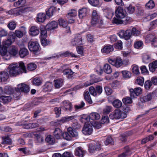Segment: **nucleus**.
<instances>
[{
    "label": "nucleus",
    "mask_w": 157,
    "mask_h": 157,
    "mask_svg": "<svg viewBox=\"0 0 157 157\" xmlns=\"http://www.w3.org/2000/svg\"><path fill=\"white\" fill-rule=\"evenodd\" d=\"M153 138L154 137L152 135H150L148 137L143 139L141 140V144H145L148 141L153 140Z\"/></svg>",
    "instance_id": "obj_42"
},
{
    "label": "nucleus",
    "mask_w": 157,
    "mask_h": 157,
    "mask_svg": "<svg viewBox=\"0 0 157 157\" xmlns=\"http://www.w3.org/2000/svg\"><path fill=\"white\" fill-rule=\"evenodd\" d=\"M91 24L92 25H98L100 26L102 25V20L99 13L97 11L94 10L93 11L91 15Z\"/></svg>",
    "instance_id": "obj_2"
},
{
    "label": "nucleus",
    "mask_w": 157,
    "mask_h": 157,
    "mask_svg": "<svg viewBox=\"0 0 157 157\" xmlns=\"http://www.w3.org/2000/svg\"><path fill=\"white\" fill-rule=\"evenodd\" d=\"M105 145H107L109 144H113L114 143V140L110 136L107 137L105 140L104 141Z\"/></svg>",
    "instance_id": "obj_37"
},
{
    "label": "nucleus",
    "mask_w": 157,
    "mask_h": 157,
    "mask_svg": "<svg viewBox=\"0 0 157 157\" xmlns=\"http://www.w3.org/2000/svg\"><path fill=\"white\" fill-rule=\"evenodd\" d=\"M113 23L116 24L117 25H119V24H124L125 23L126 24V22H124V21L118 19L117 18H116V17H114L113 20Z\"/></svg>",
    "instance_id": "obj_53"
},
{
    "label": "nucleus",
    "mask_w": 157,
    "mask_h": 157,
    "mask_svg": "<svg viewBox=\"0 0 157 157\" xmlns=\"http://www.w3.org/2000/svg\"><path fill=\"white\" fill-rule=\"evenodd\" d=\"M17 1L14 2L13 6L15 7H18L24 5L26 3V0H17Z\"/></svg>",
    "instance_id": "obj_40"
},
{
    "label": "nucleus",
    "mask_w": 157,
    "mask_h": 157,
    "mask_svg": "<svg viewBox=\"0 0 157 157\" xmlns=\"http://www.w3.org/2000/svg\"><path fill=\"white\" fill-rule=\"evenodd\" d=\"M132 71L134 74L138 75L140 73L138 67L137 65L132 66Z\"/></svg>",
    "instance_id": "obj_61"
},
{
    "label": "nucleus",
    "mask_w": 157,
    "mask_h": 157,
    "mask_svg": "<svg viewBox=\"0 0 157 157\" xmlns=\"http://www.w3.org/2000/svg\"><path fill=\"white\" fill-rule=\"evenodd\" d=\"M126 12L130 14H132L135 11V7L132 5L126 7L125 9Z\"/></svg>",
    "instance_id": "obj_36"
},
{
    "label": "nucleus",
    "mask_w": 157,
    "mask_h": 157,
    "mask_svg": "<svg viewBox=\"0 0 157 157\" xmlns=\"http://www.w3.org/2000/svg\"><path fill=\"white\" fill-rule=\"evenodd\" d=\"M41 43L43 46H46L50 45L51 44V41L46 39L44 38L41 40Z\"/></svg>",
    "instance_id": "obj_54"
},
{
    "label": "nucleus",
    "mask_w": 157,
    "mask_h": 157,
    "mask_svg": "<svg viewBox=\"0 0 157 157\" xmlns=\"http://www.w3.org/2000/svg\"><path fill=\"white\" fill-rule=\"evenodd\" d=\"M152 84L151 81L147 80L144 83V87L147 90H149Z\"/></svg>",
    "instance_id": "obj_56"
},
{
    "label": "nucleus",
    "mask_w": 157,
    "mask_h": 157,
    "mask_svg": "<svg viewBox=\"0 0 157 157\" xmlns=\"http://www.w3.org/2000/svg\"><path fill=\"white\" fill-rule=\"evenodd\" d=\"M9 78V75L6 71H1L0 72V81L5 82L7 81Z\"/></svg>",
    "instance_id": "obj_18"
},
{
    "label": "nucleus",
    "mask_w": 157,
    "mask_h": 157,
    "mask_svg": "<svg viewBox=\"0 0 157 157\" xmlns=\"http://www.w3.org/2000/svg\"><path fill=\"white\" fill-rule=\"evenodd\" d=\"M53 133L54 136L57 139H59L63 134L61 130L58 128L55 129Z\"/></svg>",
    "instance_id": "obj_28"
},
{
    "label": "nucleus",
    "mask_w": 157,
    "mask_h": 157,
    "mask_svg": "<svg viewBox=\"0 0 157 157\" xmlns=\"http://www.w3.org/2000/svg\"><path fill=\"white\" fill-rule=\"evenodd\" d=\"M8 27L10 30H14L16 26V24L14 22H11L8 24Z\"/></svg>",
    "instance_id": "obj_62"
},
{
    "label": "nucleus",
    "mask_w": 157,
    "mask_h": 157,
    "mask_svg": "<svg viewBox=\"0 0 157 157\" xmlns=\"http://www.w3.org/2000/svg\"><path fill=\"white\" fill-rule=\"evenodd\" d=\"M127 114L124 112H122L119 109H116L109 115L110 119H119L124 118L126 117Z\"/></svg>",
    "instance_id": "obj_4"
},
{
    "label": "nucleus",
    "mask_w": 157,
    "mask_h": 157,
    "mask_svg": "<svg viewBox=\"0 0 157 157\" xmlns=\"http://www.w3.org/2000/svg\"><path fill=\"white\" fill-rule=\"evenodd\" d=\"M113 106L116 108H119L121 107L122 105V102L118 99L114 100L112 102Z\"/></svg>",
    "instance_id": "obj_41"
},
{
    "label": "nucleus",
    "mask_w": 157,
    "mask_h": 157,
    "mask_svg": "<svg viewBox=\"0 0 157 157\" xmlns=\"http://www.w3.org/2000/svg\"><path fill=\"white\" fill-rule=\"evenodd\" d=\"M122 74L123 77L124 78H129L131 76V73L127 71H122Z\"/></svg>",
    "instance_id": "obj_57"
},
{
    "label": "nucleus",
    "mask_w": 157,
    "mask_h": 157,
    "mask_svg": "<svg viewBox=\"0 0 157 157\" xmlns=\"http://www.w3.org/2000/svg\"><path fill=\"white\" fill-rule=\"evenodd\" d=\"M101 149V144L99 142L91 143L89 144V150L91 153L95 152V151H99Z\"/></svg>",
    "instance_id": "obj_7"
},
{
    "label": "nucleus",
    "mask_w": 157,
    "mask_h": 157,
    "mask_svg": "<svg viewBox=\"0 0 157 157\" xmlns=\"http://www.w3.org/2000/svg\"><path fill=\"white\" fill-rule=\"evenodd\" d=\"M13 12V13L16 16L21 14L24 11V10L20 8H17L11 10Z\"/></svg>",
    "instance_id": "obj_43"
},
{
    "label": "nucleus",
    "mask_w": 157,
    "mask_h": 157,
    "mask_svg": "<svg viewBox=\"0 0 157 157\" xmlns=\"http://www.w3.org/2000/svg\"><path fill=\"white\" fill-rule=\"evenodd\" d=\"M109 121V119L108 117L107 116H104L102 117L101 123L102 124L107 123Z\"/></svg>",
    "instance_id": "obj_63"
},
{
    "label": "nucleus",
    "mask_w": 157,
    "mask_h": 157,
    "mask_svg": "<svg viewBox=\"0 0 157 157\" xmlns=\"http://www.w3.org/2000/svg\"><path fill=\"white\" fill-rule=\"evenodd\" d=\"M17 88L18 90H19L21 92L24 94L27 93L30 90L29 86L24 83L18 84Z\"/></svg>",
    "instance_id": "obj_12"
},
{
    "label": "nucleus",
    "mask_w": 157,
    "mask_h": 157,
    "mask_svg": "<svg viewBox=\"0 0 157 157\" xmlns=\"http://www.w3.org/2000/svg\"><path fill=\"white\" fill-rule=\"evenodd\" d=\"M58 27V23L55 21H52L46 25V28L48 31L54 29Z\"/></svg>",
    "instance_id": "obj_17"
},
{
    "label": "nucleus",
    "mask_w": 157,
    "mask_h": 157,
    "mask_svg": "<svg viewBox=\"0 0 157 157\" xmlns=\"http://www.w3.org/2000/svg\"><path fill=\"white\" fill-rule=\"evenodd\" d=\"M19 55L21 58H24L29 54L28 50L25 48H22L20 49L19 52Z\"/></svg>",
    "instance_id": "obj_33"
},
{
    "label": "nucleus",
    "mask_w": 157,
    "mask_h": 157,
    "mask_svg": "<svg viewBox=\"0 0 157 157\" xmlns=\"http://www.w3.org/2000/svg\"><path fill=\"white\" fill-rule=\"evenodd\" d=\"M144 82V79L143 77H138L135 81L136 84L141 86H143Z\"/></svg>",
    "instance_id": "obj_44"
},
{
    "label": "nucleus",
    "mask_w": 157,
    "mask_h": 157,
    "mask_svg": "<svg viewBox=\"0 0 157 157\" xmlns=\"http://www.w3.org/2000/svg\"><path fill=\"white\" fill-rule=\"evenodd\" d=\"M3 141L1 143L2 144H10L11 143V140L9 138V136H6L2 137Z\"/></svg>",
    "instance_id": "obj_48"
},
{
    "label": "nucleus",
    "mask_w": 157,
    "mask_h": 157,
    "mask_svg": "<svg viewBox=\"0 0 157 157\" xmlns=\"http://www.w3.org/2000/svg\"><path fill=\"white\" fill-rule=\"evenodd\" d=\"M153 93H150L140 98V101L143 103L149 101L153 97Z\"/></svg>",
    "instance_id": "obj_21"
},
{
    "label": "nucleus",
    "mask_w": 157,
    "mask_h": 157,
    "mask_svg": "<svg viewBox=\"0 0 157 157\" xmlns=\"http://www.w3.org/2000/svg\"><path fill=\"white\" fill-rule=\"evenodd\" d=\"M132 31V36L133 35L135 36H139L140 34V31L136 29V28L133 27L132 29H131Z\"/></svg>",
    "instance_id": "obj_52"
},
{
    "label": "nucleus",
    "mask_w": 157,
    "mask_h": 157,
    "mask_svg": "<svg viewBox=\"0 0 157 157\" xmlns=\"http://www.w3.org/2000/svg\"><path fill=\"white\" fill-rule=\"evenodd\" d=\"M7 48L3 45L0 47V54L2 56H4V59L6 60L9 59L11 58L10 55L8 54Z\"/></svg>",
    "instance_id": "obj_14"
},
{
    "label": "nucleus",
    "mask_w": 157,
    "mask_h": 157,
    "mask_svg": "<svg viewBox=\"0 0 157 157\" xmlns=\"http://www.w3.org/2000/svg\"><path fill=\"white\" fill-rule=\"evenodd\" d=\"M45 19V14L44 13H41L38 14L36 20L39 22H43L44 21Z\"/></svg>",
    "instance_id": "obj_32"
},
{
    "label": "nucleus",
    "mask_w": 157,
    "mask_h": 157,
    "mask_svg": "<svg viewBox=\"0 0 157 157\" xmlns=\"http://www.w3.org/2000/svg\"><path fill=\"white\" fill-rule=\"evenodd\" d=\"M40 30L41 36L43 37H46L47 35V29L46 28V26L45 27L43 26H41Z\"/></svg>",
    "instance_id": "obj_45"
},
{
    "label": "nucleus",
    "mask_w": 157,
    "mask_h": 157,
    "mask_svg": "<svg viewBox=\"0 0 157 157\" xmlns=\"http://www.w3.org/2000/svg\"><path fill=\"white\" fill-rule=\"evenodd\" d=\"M63 73L64 75L68 79H72L74 77V72L70 69H65L63 70Z\"/></svg>",
    "instance_id": "obj_16"
},
{
    "label": "nucleus",
    "mask_w": 157,
    "mask_h": 157,
    "mask_svg": "<svg viewBox=\"0 0 157 157\" xmlns=\"http://www.w3.org/2000/svg\"><path fill=\"white\" fill-rule=\"evenodd\" d=\"M21 91L18 90H17V88L15 89V92L13 93V98L15 100H18L21 96Z\"/></svg>",
    "instance_id": "obj_34"
},
{
    "label": "nucleus",
    "mask_w": 157,
    "mask_h": 157,
    "mask_svg": "<svg viewBox=\"0 0 157 157\" xmlns=\"http://www.w3.org/2000/svg\"><path fill=\"white\" fill-rule=\"evenodd\" d=\"M13 92V89L9 86H6L4 88V93L6 94H11Z\"/></svg>",
    "instance_id": "obj_46"
},
{
    "label": "nucleus",
    "mask_w": 157,
    "mask_h": 157,
    "mask_svg": "<svg viewBox=\"0 0 157 157\" xmlns=\"http://www.w3.org/2000/svg\"><path fill=\"white\" fill-rule=\"evenodd\" d=\"M149 69L150 71L154 72L155 69L157 68V60L152 62L149 65Z\"/></svg>",
    "instance_id": "obj_30"
},
{
    "label": "nucleus",
    "mask_w": 157,
    "mask_h": 157,
    "mask_svg": "<svg viewBox=\"0 0 157 157\" xmlns=\"http://www.w3.org/2000/svg\"><path fill=\"white\" fill-rule=\"evenodd\" d=\"M87 14V10L86 8H83L79 10L78 11V16L80 19L85 17Z\"/></svg>",
    "instance_id": "obj_23"
},
{
    "label": "nucleus",
    "mask_w": 157,
    "mask_h": 157,
    "mask_svg": "<svg viewBox=\"0 0 157 157\" xmlns=\"http://www.w3.org/2000/svg\"><path fill=\"white\" fill-rule=\"evenodd\" d=\"M18 53V49L14 45L11 46L9 51L8 54L15 56Z\"/></svg>",
    "instance_id": "obj_24"
},
{
    "label": "nucleus",
    "mask_w": 157,
    "mask_h": 157,
    "mask_svg": "<svg viewBox=\"0 0 157 157\" xmlns=\"http://www.w3.org/2000/svg\"><path fill=\"white\" fill-rule=\"evenodd\" d=\"M78 136V132L74 130L71 127L67 128V132H64L62 134L63 139L67 140H71L72 137H77Z\"/></svg>",
    "instance_id": "obj_3"
},
{
    "label": "nucleus",
    "mask_w": 157,
    "mask_h": 157,
    "mask_svg": "<svg viewBox=\"0 0 157 157\" xmlns=\"http://www.w3.org/2000/svg\"><path fill=\"white\" fill-rule=\"evenodd\" d=\"M45 141L50 144H52L55 142V140L53 136L51 135H48L45 139Z\"/></svg>",
    "instance_id": "obj_38"
},
{
    "label": "nucleus",
    "mask_w": 157,
    "mask_h": 157,
    "mask_svg": "<svg viewBox=\"0 0 157 157\" xmlns=\"http://www.w3.org/2000/svg\"><path fill=\"white\" fill-rule=\"evenodd\" d=\"M52 88V85L49 82L46 83L43 86V89L45 90L46 91H50Z\"/></svg>",
    "instance_id": "obj_49"
},
{
    "label": "nucleus",
    "mask_w": 157,
    "mask_h": 157,
    "mask_svg": "<svg viewBox=\"0 0 157 157\" xmlns=\"http://www.w3.org/2000/svg\"><path fill=\"white\" fill-rule=\"evenodd\" d=\"M118 35L121 38L128 40L130 39L132 37V31L130 29H127L125 31L122 30L120 31Z\"/></svg>",
    "instance_id": "obj_5"
},
{
    "label": "nucleus",
    "mask_w": 157,
    "mask_h": 157,
    "mask_svg": "<svg viewBox=\"0 0 157 157\" xmlns=\"http://www.w3.org/2000/svg\"><path fill=\"white\" fill-rule=\"evenodd\" d=\"M101 117L100 114L94 112L91 113L89 117L86 116L85 117H82V119L88 121L87 120H98Z\"/></svg>",
    "instance_id": "obj_15"
},
{
    "label": "nucleus",
    "mask_w": 157,
    "mask_h": 157,
    "mask_svg": "<svg viewBox=\"0 0 157 157\" xmlns=\"http://www.w3.org/2000/svg\"><path fill=\"white\" fill-rule=\"evenodd\" d=\"M113 50V46L111 45H107L104 46V48L101 49V52L102 53H105L106 54L109 53Z\"/></svg>",
    "instance_id": "obj_25"
},
{
    "label": "nucleus",
    "mask_w": 157,
    "mask_h": 157,
    "mask_svg": "<svg viewBox=\"0 0 157 157\" xmlns=\"http://www.w3.org/2000/svg\"><path fill=\"white\" fill-rule=\"evenodd\" d=\"M70 56L74 57H77V56L75 55L73 53L67 51L64 52L62 53L59 54L57 55L56 56L47 58L46 59H50L55 58H59L61 57H65Z\"/></svg>",
    "instance_id": "obj_6"
},
{
    "label": "nucleus",
    "mask_w": 157,
    "mask_h": 157,
    "mask_svg": "<svg viewBox=\"0 0 157 157\" xmlns=\"http://www.w3.org/2000/svg\"><path fill=\"white\" fill-rule=\"evenodd\" d=\"M85 152L80 147H78L75 149V155L78 157H83Z\"/></svg>",
    "instance_id": "obj_22"
},
{
    "label": "nucleus",
    "mask_w": 157,
    "mask_h": 157,
    "mask_svg": "<svg viewBox=\"0 0 157 157\" xmlns=\"http://www.w3.org/2000/svg\"><path fill=\"white\" fill-rule=\"evenodd\" d=\"M109 63L116 67H119L122 66V59L120 57L117 58L116 60L109 59L108 60Z\"/></svg>",
    "instance_id": "obj_11"
},
{
    "label": "nucleus",
    "mask_w": 157,
    "mask_h": 157,
    "mask_svg": "<svg viewBox=\"0 0 157 157\" xmlns=\"http://www.w3.org/2000/svg\"><path fill=\"white\" fill-rule=\"evenodd\" d=\"M55 87L56 88L61 87L63 84V80L62 78H59L54 80Z\"/></svg>",
    "instance_id": "obj_27"
},
{
    "label": "nucleus",
    "mask_w": 157,
    "mask_h": 157,
    "mask_svg": "<svg viewBox=\"0 0 157 157\" xmlns=\"http://www.w3.org/2000/svg\"><path fill=\"white\" fill-rule=\"evenodd\" d=\"M12 99V98L10 96H1L0 97V101L4 104L10 102Z\"/></svg>",
    "instance_id": "obj_26"
},
{
    "label": "nucleus",
    "mask_w": 157,
    "mask_h": 157,
    "mask_svg": "<svg viewBox=\"0 0 157 157\" xmlns=\"http://www.w3.org/2000/svg\"><path fill=\"white\" fill-rule=\"evenodd\" d=\"M63 103V106L62 107L63 110L69 112L72 111V104L71 103L66 101H64Z\"/></svg>",
    "instance_id": "obj_20"
},
{
    "label": "nucleus",
    "mask_w": 157,
    "mask_h": 157,
    "mask_svg": "<svg viewBox=\"0 0 157 157\" xmlns=\"http://www.w3.org/2000/svg\"><path fill=\"white\" fill-rule=\"evenodd\" d=\"M89 3L92 6H98L99 2L98 0H88Z\"/></svg>",
    "instance_id": "obj_60"
},
{
    "label": "nucleus",
    "mask_w": 157,
    "mask_h": 157,
    "mask_svg": "<svg viewBox=\"0 0 157 157\" xmlns=\"http://www.w3.org/2000/svg\"><path fill=\"white\" fill-rule=\"evenodd\" d=\"M74 118L75 117L74 116L67 117L62 118L60 119V121L63 123H64L69 121L71 120L74 119Z\"/></svg>",
    "instance_id": "obj_59"
},
{
    "label": "nucleus",
    "mask_w": 157,
    "mask_h": 157,
    "mask_svg": "<svg viewBox=\"0 0 157 157\" xmlns=\"http://www.w3.org/2000/svg\"><path fill=\"white\" fill-rule=\"evenodd\" d=\"M40 33L39 29L36 26H33L30 29L29 34L32 36L38 35Z\"/></svg>",
    "instance_id": "obj_19"
},
{
    "label": "nucleus",
    "mask_w": 157,
    "mask_h": 157,
    "mask_svg": "<svg viewBox=\"0 0 157 157\" xmlns=\"http://www.w3.org/2000/svg\"><path fill=\"white\" fill-rule=\"evenodd\" d=\"M56 11V7L54 6H51L46 12V14L48 16L50 17L52 16L53 13H55Z\"/></svg>",
    "instance_id": "obj_31"
},
{
    "label": "nucleus",
    "mask_w": 157,
    "mask_h": 157,
    "mask_svg": "<svg viewBox=\"0 0 157 157\" xmlns=\"http://www.w3.org/2000/svg\"><path fill=\"white\" fill-rule=\"evenodd\" d=\"M115 15L117 18H123L126 15V12L125 10L120 6L118 7L115 12Z\"/></svg>",
    "instance_id": "obj_8"
},
{
    "label": "nucleus",
    "mask_w": 157,
    "mask_h": 157,
    "mask_svg": "<svg viewBox=\"0 0 157 157\" xmlns=\"http://www.w3.org/2000/svg\"><path fill=\"white\" fill-rule=\"evenodd\" d=\"M82 131L83 133L85 135H90L93 132L92 126L89 124H85Z\"/></svg>",
    "instance_id": "obj_13"
},
{
    "label": "nucleus",
    "mask_w": 157,
    "mask_h": 157,
    "mask_svg": "<svg viewBox=\"0 0 157 157\" xmlns=\"http://www.w3.org/2000/svg\"><path fill=\"white\" fill-rule=\"evenodd\" d=\"M123 101L125 104L131 103L132 102L131 98L129 97H127L123 98L122 100Z\"/></svg>",
    "instance_id": "obj_64"
},
{
    "label": "nucleus",
    "mask_w": 157,
    "mask_h": 157,
    "mask_svg": "<svg viewBox=\"0 0 157 157\" xmlns=\"http://www.w3.org/2000/svg\"><path fill=\"white\" fill-rule=\"evenodd\" d=\"M59 25L60 26H62L63 28H67V29L69 30L70 29V27H67L68 23L64 19L60 18L58 20Z\"/></svg>",
    "instance_id": "obj_29"
},
{
    "label": "nucleus",
    "mask_w": 157,
    "mask_h": 157,
    "mask_svg": "<svg viewBox=\"0 0 157 157\" xmlns=\"http://www.w3.org/2000/svg\"><path fill=\"white\" fill-rule=\"evenodd\" d=\"M155 6L154 1L152 0H150L146 5V7L148 9H152Z\"/></svg>",
    "instance_id": "obj_50"
},
{
    "label": "nucleus",
    "mask_w": 157,
    "mask_h": 157,
    "mask_svg": "<svg viewBox=\"0 0 157 157\" xmlns=\"http://www.w3.org/2000/svg\"><path fill=\"white\" fill-rule=\"evenodd\" d=\"M28 47L30 51L35 53L39 50L40 45L36 41L30 42L28 43Z\"/></svg>",
    "instance_id": "obj_9"
},
{
    "label": "nucleus",
    "mask_w": 157,
    "mask_h": 157,
    "mask_svg": "<svg viewBox=\"0 0 157 157\" xmlns=\"http://www.w3.org/2000/svg\"><path fill=\"white\" fill-rule=\"evenodd\" d=\"M103 70L107 74H110L112 72V69L109 65L106 63L104 65Z\"/></svg>",
    "instance_id": "obj_35"
},
{
    "label": "nucleus",
    "mask_w": 157,
    "mask_h": 157,
    "mask_svg": "<svg viewBox=\"0 0 157 157\" xmlns=\"http://www.w3.org/2000/svg\"><path fill=\"white\" fill-rule=\"evenodd\" d=\"M35 136L36 137V142L41 143L43 141V137L37 134H35Z\"/></svg>",
    "instance_id": "obj_55"
},
{
    "label": "nucleus",
    "mask_w": 157,
    "mask_h": 157,
    "mask_svg": "<svg viewBox=\"0 0 157 157\" xmlns=\"http://www.w3.org/2000/svg\"><path fill=\"white\" fill-rule=\"evenodd\" d=\"M9 73L10 76H16L22 72H26V69L24 63L20 62L19 64H11L8 67Z\"/></svg>",
    "instance_id": "obj_1"
},
{
    "label": "nucleus",
    "mask_w": 157,
    "mask_h": 157,
    "mask_svg": "<svg viewBox=\"0 0 157 157\" xmlns=\"http://www.w3.org/2000/svg\"><path fill=\"white\" fill-rule=\"evenodd\" d=\"M12 43V40L10 39H7L5 41L3 42V45L7 48Z\"/></svg>",
    "instance_id": "obj_51"
},
{
    "label": "nucleus",
    "mask_w": 157,
    "mask_h": 157,
    "mask_svg": "<svg viewBox=\"0 0 157 157\" xmlns=\"http://www.w3.org/2000/svg\"><path fill=\"white\" fill-rule=\"evenodd\" d=\"M33 84L36 86L40 85L42 83L41 78H34L33 81Z\"/></svg>",
    "instance_id": "obj_58"
},
{
    "label": "nucleus",
    "mask_w": 157,
    "mask_h": 157,
    "mask_svg": "<svg viewBox=\"0 0 157 157\" xmlns=\"http://www.w3.org/2000/svg\"><path fill=\"white\" fill-rule=\"evenodd\" d=\"M155 38V36L151 34H148L147 35L145 38V41L146 43L152 42L153 39Z\"/></svg>",
    "instance_id": "obj_39"
},
{
    "label": "nucleus",
    "mask_w": 157,
    "mask_h": 157,
    "mask_svg": "<svg viewBox=\"0 0 157 157\" xmlns=\"http://www.w3.org/2000/svg\"><path fill=\"white\" fill-rule=\"evenodd\" d=\"M82 38L79 34H76L74 39L71 41V44L73 46H78L82 45Z\"/></svg>",
    "instance_id": "obj_10"
},
{
    "label": "nucleus",
    "mask_w": 157,
    "mask_h": 157,
    "mask_svg": "<svg viewBox=\"0 0 157 157\" xmlns=\"http://www.w3.org/2000/svg\"><path fill=\"white\" fill-rule=\"evenodd\" d=\"M27 68L29 71H33L36 68V65L34 63H30L27 64Z\"/></svg>",
    "instance_id": "obj_47"
}]
</instances>
